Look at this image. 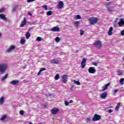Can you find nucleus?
<instances>
[{
    "label": "nucleus",
    "mask_w": 124,
    "mask_h": 124,
    "mask_svg": "<svg viewBox=\"0 0 124 124\" xmlns=\"http://www.w3.org/2000/svg\"><path fill=\"white\" fill-rule=\"evenodd\" d=\"M59 110L58 108H54L52 109L51 112L53 115H56V114H57V113L59 112Z\"/></svg>",
    "instance_id": "10"
},
{
    "label": "nucleus",
    "mask_w": 124,
    "mask_h": 124,
    "mask_svg": "<svg viewBox=\"0 0 124 124\" xmlns=\"http://www.w3.org/2000/svg\"><path fill=\"white\" fill-rule=\"evenodd\" d=\"M74 83H75V84H76V85H78V86H80V85H81V83H80V82H79V81L74 80Z\"/></svg>",
    "instance_id": "25"
},
{
    "label": "nucleus",
    "mask_w": 124,
    "mask_h": 124,
    "mask_svg": "<svg viewBox=\"0 0 124 124\" xmlns=\"http://www.w3.org/2000/svg\"><path fill=\"white\" fill-rule=\"evenodd\" d=\"M86 62H87V59L86 58H83L81 63L82 68H85V66H86Z\"/></svg>",
    "instance_id": "7"
},
{
    "label": "nucleus",
    "mask_w": 124,
    "mask_h": 124,
    "mask_svg": "<svg viewBox=\"0 0 124 124\" xmlns=\"http://www.w3.org/2000/svg\"><path fill=\"white\" fill-rule=\"evenodd\" d=\"M40 74H41V72H40V71H39V72L37 74L38 76H39V75H40Z\"/></svg>",
    "instance_id": "48"
},
{
    "label": "nucleus",
    "mask_w": 124,
    "mask_h": 124,
    "mask_svg": "<svg viewBox=\"0 0 124 124\" xmlns=\"http://www.w3.org/2000/svg\"><path fill=\"white\" fill-rule=\"evenodd\" d=\"M35 0H27L28 2H32V1H34Z\"/></svg>",
    "instance_id": "43"
},
{
    "label": "nucleus",
    "mask_w": 124,
    "mask_h": 124,
    "mask_svg": "<svg viewBox=\"0 0 124 124\" xmlns=\"http://www.w3.org/2000/svg\"><path fill=\"white\" fill-rule=\"evenodd\" d=\"M90 24L91 25H95L98 21V18L97 17H92L89 18Z\"/></svg>",
    "instance_id": "2"
},
{
    "label": "nucleus",
    "mask_w": 124,
    "mask_h": 124,
    "mask_svg": "<svg viewBox=\"0 0 124 124\" xmlns=\"http://www.w3.org/2000/svg\"><path fill=\"white\" fill-rule=\"evenodd\" d=\"M63 7V2L62 1H60L58 4V9H62Z\"/></svg>",
    "instance_id": "9"
},
{
    "label": "nucleus",
    "mask_w": 124,
    "mask_h": 124,
    "mask_svg": "<svg viewBox=\"0 0 124 124\" xmlns=\"http://www.w3.org/2000/svg\"><path fill=\"white\" fill-rule=\"evenodd\" d=\"M109 108H113L112 106L109 107Z\"/></svg>",
    "instance_id": "55"
},
{
    "label": "nucleus",
    "mask_w": 124,
    "mask_h": 124,
    "mask_svg": "<svg viewBox=\"0 0 124 124\" xmlns=\"http://www.w3.org/2000/svg\"><path fill=\"white\" fill-rule=\"evenodd\" d=\"M25 43H26V38H25V37H23L20 40V44L24 45Z\"/></svg>",
    "instance_id": "16"
},
{
    "label": "nucleus",
    "mask_w": 124,
    "mask_h": 124,
    "mask_svg": "<svg viewBox=\"0 0 124 124\" xmlns=\"http://www.w3.org/2000/svg\"><path fill=\"white\" fill-rule=\"evenodd\" d=\"M107 92H105L101 95V98L102 99H105L107 97Z\"/></svg>",
    "instance_id": "15"
},
{
    "label": "nucleus",
    "mask_w": 124,
    "mask_h": 124,
    "mask_svg": "<svg viewBox=\"0 0 124 124\" xmlns=\"http://www.w3.org/2000/svg\"><path fill=\"white\" fill-rule=\"evenodd\" d=\"M0 19H1L3 21H6V17L3 14H0Z\"/></svg>",
    "instance_id": "18"
},
{
    "label": "nucleus",
    "mask_w": 124,
    "mask_h": 124,
    "mask_svg": "<svg viewBox=\"0 0 124 124\" xmlns=\"http://www.w3.org/2000/svg\"><path fill=\"white\" fill-rule=\"evenodd\" d=\"M29 124H32V123L31 122L29 123Z\"/></svg>",
    "instance_id": "57"
},
{
    "label": "nucleus",
    "mask_w": 124,
    "mask_h": 124,
    "mask_svg": "<svg viewBox=\"0 0 124 124\" xmlns=\"http://www.w3.org/2000/svg\"><path fill=\"white\" fill-rule=\"evenodd\" d=\"M50 31H52L54 32L60 31V28H59L58 27H54L52 28Z\"/></svg>",
    "instance_id": "13"
},
{
    "label": "nucleus",
    "mask_w": 124,
    "mask_h": 124,
    "mask_svg": "<svg viewBox=\"0 0 124 124\" xmlns=\"http://www.w3.org/2000/svg\"><path fill=\"white\" fill-rule=\"evenodd\" d=\"M118 91H119V89H115L114 91V93H118Z\"/></svg>",
    "instance_id": "44"
},
{
    "label": "nucleus",
    "mask_w": 124,
    "mask_h": 124,
    "mask_svg": "<svg viewBox=\"0 0 124 124\" xmlns=\"http://www.w3.org/2000/svg\"><path fill=\"white\" fill-rule=\"evenodd\" d=\"M124 78H121L120 80V83L121 85H124Z\"/></svg>",
    "instance_id": "30"
},
{
    "label": "nucleus",
    "mask_w": 124,
    "mask_h": 124,
    "mask_svg": "<svg viewBox=\"0 0 124 124\" xmlns=\"http://www.w3.org/2000/svg\"><path fill=\"white\" fill-rule=\"evenodd\" d=\"M7 76H8V74H6L5 75L4 77H2L1 81H4L6 78H7Z\"/></svg>",
    "instance_id": "23"
},
{
    "label": "nucleus",
    "mask_w": 124,
    "mask_h": 124,
    "mask_svg": "<svg viewBox=\"0 0 124 124\" xmlns=\"http://www.w3.org/2000/svg\"><path fill=\"white\" fill-rule=\"evenodd\" d=\"M91 118H87L86 123H90V122H91Z\"/></svg>",
    "instance_id": "38"
},
{
    "label": "nucleus",
    "mask_w": 124,
    "mask_h": 124,
    "mask_svg": "<svg viewBox=\"0 0 124 124\" xmlns=\"http://www.w3.org/2000/svg\"><path fill=\"white\" fill-rule=\"evenodd\" d=\"M55 41L56 42H60L61 41V38H60L59 37H57L55 38Z\"/></svg>",
    "instance_id": "29"
},
{
    "label": "nucleus",
    "mask_w": 124,
    "mask_h": 124,
    "mask_svg": "<svg viewBox=\"0 0 124 124\" xmlns=\"http://www.w3.org/2000/svg\"><path fill=\"white\" fill-rule=\"evenodd\" d=\"M93 45L96 48H100V47H101V43L100 41H97L95 42Z\"/></svg>",
    "instance_id": "6"
},
{
    "label": "nucleus",
    "mask_w": 124,
    "mask_h": 124,
    "mask_svg": "<svg viewBox=\"0 0 124 124\" xmlns=\"http://www.w3.org/2000/svg\"><path fill=\"white\" fill-rule=\"evenodd\" d=\"M80 23V21H76L75 22V26L78 28V27H79V24Z\"/></svg>",
    "instance_id": "28"
},
{
    "label": "nucleus",
    "mask_w": 124,
    "mask_h": 124,
    "mask_svg": "<svg viewBox=\"0 0 124 124\" xmlns=\"http://www.w3.org/2000/svg\"><path fill=\"white\" fill-rule=\"evenodd\" d=\"M41 40H42V38L40 37H38L37 38V41H41Z\"/></svg>",
    "instance_id": "36"
},
{
    "label": "nucleus",
    "mask_w": 124,
    "mask_h": 124,
    "mask_svg": "<svg viewBox=\"0 0 124 124\" xmlns=\"http://www.w3.org/2000/svg\"><path fill=\"white\" fill-rule=\"evenodd\" d=\"M3 12H4V8H0V13H2Z\"/></svg>",
    "instance_id": "37"
},
{
    "label": "nucleus",
    "mask_w": 124,
    "mask_h": 124,
    "mask_svg": "<svg viewBox=\"0 0 124 124\" xmlns=\"http://www.w3.org/2000/svg\"><path fill=\"white\" fill-rule=\"evenodd\" d=\"M114 27H115V28H117L118 25H117V24H115L114 25Z\"/></svg>",
    "instance_id": "52"
},
{
    "label": "nucleus",
    "mask_w": 124,
    "mask_h": 124,
    "mask_svg": "<svg viewBox=\"0 0 124 124\" xmlns=\"http://www.w3.org/2000/svg\"><path fill=\"white\" fill-rule=\"evenodd\" d=\"M121 35L124 36V30H123L121 31Z\"/></svg>",
    "instance_id": "45"
},
{
    "label": "nucleus",
    "mask_w": 124,
    "mask_h": 124,
    "mask_svg": "<svg viewBox=\"0 0 124 124\" xmlns=\"http://www.w3.org/2000/svg\"><path fill=\"white\" fill-rule=\"evenodd\" d=\"M124 20L123 18H121L120 21L118 22V25L119 27H122V26H124Z\"/></svg>",
    "instance_id": "14"
},
{
    "label": "nucleus",
    "mask_w": 124,
    "mask_h": 124,
    "mask_svg": "<svg viewBox=\"0 0 124 124\" xmlns=\"http://www.w3.org/2000/svg\"><path fill=\"white\" fill-rule=\"evenodd\" d=\"M20 115H24V110H20Z\"/></svg>",
    "instance_id": "42"
},
{
    "label": "nucleus",
    "mask_w": 124,
    "mask_h": 124,
    "mask_svg": "<svg viewBox=\"0 0 124 124\" xmlns=\"http://www.w3.org/2000/svg\"><path fill=\"white\" fill-rule=\"evenodd\" d=\"M41 14H44L45 13V11H42L41 12Z\"/></svg>",
    "instance_id": "51"
},
{
    "label": "nucleus",
    "mask_w": 124,
    "mask_h": 124,
    "mask_svg": "<svg viewBox=\"0 0 124 124\" xmlns=\"http://www.w3.org/2000/svg\"><path fill=\"white\" fill-rule=\"evenodd\" d=\"M88 71L89 73H91V74H94V73L96 72V70L94 69V67H91L89 68Z\"/></svg>",
    "instance_id": "4"
},
{
    "label": "nucleus",
    "mask_w": 124,
    "mask_h": 124,
    "mask_svg": "<svg viewBox=\"0 0 124 124\" xmlns=\"http://www.w3.org/2000/svg\"><path fill=\"white\" fill-rule=\"evenodd\" d=\"M12 11H13V12L16 11V8H15V7L13 9V10H12Z\"/></svg>",
    "instance_id": "47"
},
{
    "label": "nucleus",
    "mask_w": 124,
    "mask_h": 124,
    "mask_svg": "<svg viewBox=\"0 0 124 124\" xmlns=\"http://www.w3.org/2000/svg\"><path fill=\"white\" fill-rule=\"evenodd\" d=\"M5 119H6V116L3 115L2 117H1L0 121H4Z\"/></svg>",
    "instance_id": "31"
},
{
    "label": "nucleus",
    "mask_w": 124,
    "mask_h": 124,
    "mask_svg": "<svg viewBox=\"0 0 124 124\" xmlns=\"http://www.w3.org/2000/svg\"><path fill=\"white\" fill-rule=\"evenodd\" d=\"M67 77H68V76L66 75L62 76V82L64 83V84H65V83L67 82Z\"/></svg>",
    "instance_id": "8"
},
{
    "label": "nucleus",
    "mask_w": 124,
    "mask_h": 124,
    "mask_svg": "<svg viewBox=\"0 0 124 124\" xmlns=\"http://www.w3.org/2000/svg\"><path fill=\"white\" fill-rule=\"evenodd\" d=\"M18 83H20V81L19 80H12L10 84L12 85H17V84H18Z\"/></svg>",
    "instance_id": "17"
},
{
    "label": "nucleus",
    "mask_w": 124,
    "mask_h": 124,
    "mask_svg": "<svg viewBox=\"0 0 124 124\" xmlns=\"http://www.w3.org/2000/svg\"><path fill=\"white\" fill-rule=\"evenodd\" d=\"M8 67V64L7 63H1L0 64V72L2 74L6 71Z\"/></svg>",
    "instance_id": "1"
},
{
    "label": "nucleus",
    "mask_w": 124,
    "mask_h": 124,
    "mask_svg": "<svg viewBox=\"0 0 124 124\" xmlns=\"http://www.w3.org/2000/svg\"><path fill=\"white\" fill-rule=\"evenodd\" d=\"M73 102V101L72 100H70L69 103H72Z\"/></svg>",
    "instance_id": "53"
},
{
    "label": "nucleus",
    "mask_w": 124,
    "mask_h": 124,
    "mask_svg": "<svg viewBox=\"0 0 124 124\" xmlns=\"http://www.w3.org/2000/svg\"><path fill=\"white\" fill-rule=\"evenodd\" d=\"M28 31H29V32H30V31H31V29H29Z\"/></svg>",
    "instance_id": "54"
},
{
    "label": "nucleus",
    "mask_w": 124,
    "mask_h": 124,
    "mask_svg": "<svg viewBox=\"0 0 124 124\" xmlns=\"http://www.w3.org/2000/svg\"><path fill=\"white\" fill-rule=\"evenodd\" d=\"M50 62H51V63H55V64H58V63H59V61L56 60L55 59H52L51 60H50Z\"/></svg>",
    "instance_id": "20"
},
{
    "label": "nucleus",
    "mask_w": 124,
    "mask_h": 124,
    "mask_svg": "<svg viewBox=\"0 0 124 124\" xmlns=\"http://www.w3.org/2000/svg\"><path fill=\"white\" fill-rule=\"evenodd\" d=\"M43 8H44L45 10H47L48 9V6L47 5H43L42 6Z\"/></svg>",
    "instance_id": "32"
},
{
    "label": "nucleus",
    "mask_w": 124,
    "mask_h": 124,
    "mask_svg": "<svg viewBox=\"0 0 124 124\" xmlns=\"http://www.w3.org/2000/svg\"><path fill=\"white\" fill-rule=\"evenodd\" d=\"M112 31H113V27H110L108 32V35H109V36L112 35Z\"/></svg>",
    "instance_id": "19"
},
{
    "label": "nucleus",
    "mask_w": 124,
    "mask_h": 124,
    "mask_svg": "<svg viewBox=\"0 0 124 124\" xmlns=\"http://www.w3.org/2000/svg\"><path fill=\"white\" fill-rule=\"evenodd\" d=\"M120 106H121V104L120 103H119L116 108H115V110H119V108H120Z\"/></svg>",
    "instance_id": "26"
},
{
    "label": "nucleus",
    "mask_w": 124,
    "mask_h": 124,
    "mask_svg": "<svg viewBox=\"0 0 124 124\" xmlns=\"http://www.w3.org/2000/svg\"><path fill=\"white\" fill-rule=\"evenodd\" d=\"M28 14L30 16H32V14L31 12H29Z\"/></svg>",
    "instance_id": "49"
},
{
    "label": "nucleus",
    "mask_w": 124,
    "mask_h": 124,
    "mask_svg": "<svg viewBox=\"0 0 124 124\" xmlns=\"http://www.w3.org/2000/svg\"><path fill=\"white\" fill-rule=\"evenodd\" d=\"M26 18H24V20L22 21L21 24L20 25V28H23V27H25L26 26L27 23L26 22Z\"/></svg>",
    "instance_id": "12"
},
{
    "label": "nucleus",
    "mask_w": 124,
    "mask_h": 124,
    "mask_svg": "<svg viewBox=\"0 0 124 124\" xmlns=\"http://www.w3.org/2000/svg\"><path fill=\"white\" fill-rule=\"evenodd\" d=\"M108 11H112V10H111L110 8H108Z\"/></svg>",
    "instance_id": "50"
},
{
    "label": "nucleus",
    "mask_w": 124,
    "mask_h": 124,
    "mask_svg": "<svg viewBox=\"0 0 124 124\" xmlns=\"http://www.w3.org/2000/svg\"><path fill=\"white\" fill-rule=\"evenodd\" d=\"M60 79V75L56 74L55 76V80H59Z\"/></svg>",
    "instance_id": "33"
},
{
    "label": "nucleus",
    "mask_w": 124,
    "mask_h": 124,
    "mask_svg": "<svg viewBox=\"0 0 124 124\" xmlns=\"http://www.w3.org/2000/svg\"><path fill=\"white\" fill-rule=\"evenodd\" d=\"M1 37V33H0V37Z\"/></svg>",
    "instance_id": "56"
},
{
    "label": "nucleus",
    "mask_w": 124,
    "mask_h": 124,
    "mask_svg": "<svg viewBox=\"0 0 124 124\" xmlns=\"http://www.w3.org/2000/svg\"><path fill=\"white\" fill-rule=\"evenodd\" d=\"M108 113H112L113 112V110L109 109L108 110Z\"/></svg>",
    "instance_id": "46"
},
{
    "label": "nucleus",
    "mask_w": 124,
    "mask_h": 124,
    "mask_svg": "<svg viewBox=\"0 0 124 124\" xmlns=\"http://www.w3.org/2000/svg\"><path fill=\"white\" fill-rule=\"evenodd\" d=\"M109 86H110V83H108V84H106L105 86H103V89L102 90V92H104V91H106Z\"/></svg>",
    "instance_id": "11"
},
{
    "label": "nucleus",
    "mask_w": 124,
    "mask_h": 124,
    "mask_svg": "<svg viewBox=\"0 0 124 124\" xmlns=\"http://www.w3.org/2000/svg\"><path fill=\"white\" fill-rule=\"evenodd\" d=\"M101 118V116L98 114H95L93 118L92 119L93 122H96V121H99Z\"/></svg>",
    "instance_id": "3"
},
{
    "label": "nucleus",
    "mask_w": 124,
    "mask_h": 124,
    "mask_svg": "<svg viewBox=\"0 0 124 124\" xmlns=\"http://www.w3.org/2000/svg\"><path fill=\"white\" fill-rule=\"evenodd\" d=\"M93 65H95V66H97V63L96 62H93Z\"/></svg>",
    "instance_id": "41"
},
{
    "label": "nucleus",
    "mask_w": 124,
    "mask_h": 124,
    "mask_svg": "<svg viewBox=\"0 0 124 124\" xmlns=\"http://www.w3.org/2000/svg\"><path fill=\"white\" fill-rule=\"evenodd\" d=\"M52 13H53V12H52V11H49L46 13V15L47 16H50V15H52Z\"/></svg>",
    "instance_id": "27"
},
{
    "label": "nucleus",
    "mask_w": 124,
    "mask_h": 124,
    "mask_svg": "<svg viewBox=\"0 0 124 124\" xmlns=\"http://www.w3.org/2000/svg\"><path fill=\"white\" fill-rule=\"evenodd\" d=\"M84 32H85V31H84V30H80V35H83V34H84Z\"/></svg>",
    "instance_id": "34"
},
{
    "label": "nucleus",
    "mask_w": 124,
    "mask_h": 124,
    "mask_svg": "<svg viewBox=\"0 0 124 124\" xmlns=\"http://www.w3.org/2000/svg\"><path fill=\"white\" fill-rule=\"evenodd\" d=\"M75 19H76V20H79V19H81V16L79 15L76 16Z\"/></svg>",
    "instance_id": "24"
},
{
    "label": "nucleus",
    "mask_w": 124,
    "mask_h": 124,
    "mask_svg": "<svg viewBox=\"0 0 124 124\" xmlns=\"http://www.w3.org/2000/svg\"><path fill=\"white\" fill-rule=\"evenodd\" d=\"M68 104H69V102H68L67 101H65V105L66 106H68Z\"/></svg>",
    "instance_id": "40"
},
{
    "label": "nucleus",
    "mask_w": 124,
    "mask_h": 124,
    "mask_svg": "<svg viewBox=\"0 0 124 124\" xmlns=\"http://www.w3.org/2000/svg\"><path fill=\"white\" fill-rule=\"evenodd\" d=\"M44 70H46V68H42L40 69V72H42V71H44Z\"/></svg>",
    "instance_id": "39"
},
{
    "label": "nucleus",
    "mask_w": 124,
    "mask_h": 124,
    "mask_svg": "<svg viewBox=\"0 0 124 124\" xmlns=\"http://www.w3.org/2000/svg\"><path fill=\"white\" fill-rule=\"evenodd\" d=\"M26 37L27 39H29L31 37V33H30V32L28 31L26 33Z\"/></svg>",
    "instance_id": "22"
},
{
    "label": "nucleus",
    "mask_w": 124,
    "mask_h": 124,
    "mask_svg": "<svg viewBox=\"0 0 124 124\" xmlns=\"http://www.w3.org/2000/svg\"><path fill=\"white\" fill-rule=\"evenodd\" d=\"M117 75L121 76L122 75H123V73L121 71H118L117 72Z\"/></svg>",
    "instance_id": "35"
},
{
    "label": "nucleus",
    "mask_w": 124,
    "mask_h": 124,
    "mask_svg": "<svg viewBox=\"0 0 124 124\" xmlns=\"http://www.w3.org/2000/svg\"><path fill=\"white\" fill-rule=\"evenodd\" d=\"M16 48L15 46L12 45L6 50V53H10L11 51H13Z\"/></svg>",
    "instance_id": "5"
},
{
    "label": "nucleus",
    "mask_w": 124,
    "mask_h": 124,
    "mask_svg": "<svg viewBox=\"0 0 124 124\" xmlns=\"http://www.w3.org/2000/svg\"><path fill=\"white\" fill-rule=\"evenodd\" d=\"M4 103V98L3 97H1L0 98V105H2Z\"/></svg>",
    "instance_id": "21"
}]
</instances>
